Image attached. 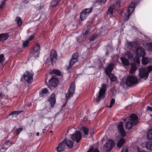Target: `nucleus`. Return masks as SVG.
Segmentation results:
<instances>
[{
	"mask_svg": "<svg viewBox=\"0 0 152 152\" xmlns=\"http://www.w3.org/2000/svg\"><path fill=\"white\" fill-rule=\"evenodd\" d=\"M139 80L137 77H127L126 79L123 78L121 83V85L122 86H126L129 87H133L134 86L137 84Z\"/></svg>",
	"mask_w": 152,
	"mask_h": 152,
	"instance_id": "obj_1",
	"label": "nucleus"
},
{
	"mask_svg": "<svg viewBox=\"0 0 152 152\" xmlns=\"http://www.w3.org/2000/svg\"><path fill=\"white\" fill-rule=\"evenodd\" d=\"M75 83L74 82L71 83L70 87L66 93L65 94L66 100L68 101L72 97L75 93Z\"/></svg>",
	"mask_w": 152,
	"mask_h": 152,
	"instance_id": "obj_2",
	"label": "nucleus"
},
{
	"mask_svg": "<svg viewBox=\"0 0 152 152\" xmlns=\"http://www.w3.org/2000/svg\"><path fill=\"white\" fill-rule=\"evenodd\" d=\"M107 89V85L105 84H102L101 88L99 91V95L96 98V101L99 102L102 99L104 98V95Z\"/></svg>",
	"mask_w": 152,
	"mask_h": 152,
	"instance_id": "obj_3",
	"label": "nucleus"
},
{
	"mask_svg": "<svg viewBox=\"0 0 152 152\" xmlns=\"http://www.w3.org/2000/svg\"><path fill=\"white\" fill-rule=\"evenodd\" d=\"M57 59V53L56 51L54 50H52L50 51V57L48 58L46 62L48 63L50 62L51 64L53 65Z\"/></svg>",
	"mask_w": 152,
	"mask_h": 152,
	"instance_id": "obj_4",
	"label": "nucleus"
},
{
	"mask_svg": "<svg viewBox=\"0 0 152 152\" xmlns=\"http://www.w3.org/2000/svg\"><path fill=\"white\" fill-rule=\"evenodd\" d=\"M58 82L59 80L57 78L52 77L49 81L48 87L51 89H53L57 86Z\"/></svg>",
	"mask_w": 152,
	"mask_h": 152,
	"instance_id": "obj_5",
	"label": "nucleus"
},
{
	"mask_svg": "<svg viewBox=\"0 0 152 152\" xmlns=\"http://www.w3.org/2000/svg\"><path fill=\"white\" fill-rule=\"evenodd\" d=\"M152 71V66H149L147 68H141L139 69V76H147Z\"/></svg>",
	"mask_w": 152,
	"mask_h": 152,
	"instance_id": "obj_6",
	"label": "nucleus"
},
{
	"mask_svg": "<svg viewBox=\"0 0 152 152\" xmlns=\"http://www.w3.org/2000/svg\"><path fill=\"white\" fill-rule=\"evenodd\" d=\"M71 138L74 141H76L77 143L80 142L82 139V134L79 131H76L75 133L71 135Z\"/></svg>",
	"mask_w": 152,
	"mask_h": 152,
	"instance_id": "obj_7",
	"label": "nucleus"
},
{
	"mask_svg": "<svg viewBox=\"0 0 152 152\" xmlns=\"http://www.w3.org/2000/svg\"><path fill=\"white\" fill-rule=\"evenodd\" d=\"M40 50V46L39 44H37L31 49V54L35 57L39 56Z\"/></svg>",
	"mask_w": 152,
	"mask_h": 152,
	"instance_id": "obj_8",
	"label": "nucleus"
},
{
	"mask_svg": "<svg viewBox=\"0 0 152 152\" xmlns=\"http://www.w3.org/2000/svg\"><path fill=\"white\" fill-rule=\"evenodd\" d=\"M120 2L117 1L114 3L113 5L110 6L108 8L107 12L108 14L112 15L113 14L114 9L120 7Z\"/></svg>",
	"mask_w": 152,
	"mask_h": 152,
	"instance_id": "obj_9",
	"label": "nucleus"
},
{
	"mask_svg": "<svg viewBox=\"0 0 152 152\" xmlns=\"http://www.w3.org/2000/svg\"><path fill=\"white\" fill-rule=\"evenodd\" d=\"M113 145V142L110 140L107 141L104 145V149L106 152H109L112 149Z\"/></svg>",
	"mask_w": 152,
	"mask_h": 152,
	"instance_id": "obj_10",
	"label": "nucleus"
},
{
	"mask_svg": "<svg viewBox=\"0 0 152 152\" xmlns=\"http://www.w3.org/2000/svg\"><path fill=\"white\" fill-rule=\"evenodd\" d=\"M92 10V8H91L89 9H85L83 10L81 13L80 15V18L81 20H83L86 17L87 14L91 12Z\"/></svg>",
	"mask_w": 152,
	"mask_h": 152,
	"instance_id": "obj_11",
	"label": "nucleus"
},
{
	"mask_svg": "<svg viewBox=\"0 0 152 152\" xmlns=\"http://www.w3.org/2000/svg\"><path fill=\"white\" fill-rule=\"evenodd\" d=\"M118 129L120 132L122 137H124L126 135V133L123 127V123L120 121L118 126Z\"/></svg>",
	"mask_w": 152,
	"mask_h": 152,
	"instance_id": "obj_12",
	"label": "nucleus"
},
{
	"mask_svg": "<svg viewBox=\"0 0 152 152\" xmlns=\"http://www.w3.org/2000/svg\"><path fill=\"white\" fill-rule=\"evenodd\" d=\"M78 54L77 53H75L73 55L72 59L70 62L69 68H71L74 64L77 61Z\"/></svg>",
	"mask_w": 152,
	"mask_h": 152,
	"instance_id": "obj_13",
	"label": "nucleus"
},
{
	"mask_svg": "<svg viewBox=\"0 0 152 152\" xmlns=\"http://www.w3.org/2000/svg\"><path fill=\"white\" fill-rule=\"evenodd\" d=\"M130 121L133 123L134 125H137L138 123V117L135 114L133 113L131 114L130 116Z\"/></svg>",
	"mask_w": 152,
	"mask_h": 152,
	"instance_id": "obj_14",
	"label": "nucleus"
},
{
	"mask_svg": "<svg viewBox=\"0 0 152 152\" xmlns=\"http://www.w3.org/2000/svg\"><path fill=\"white\" fill-rule=\"evenodd\" d=\"M114 65L113 63H111L105 69V71L107 75H110L111 72L113 69Z\"/></svg>",
	"mask_w": 152,
	"mask_h": 152,
	"instance_id": "obj_15",
	"label": "nucleus"
},
{
	"mask_svg": "<svg viewBox=\"0 0 152 152\" xmlns=\"http://www.w3.org/2000/svg\"><path fill=\"white\" fill-rule=\"evenodd\" d=\"M55 96V93H53L48 99V101L52 108L53 107L54 105L56 103Z\"/></svg>",
	"mask_w": 152,
	"mask_h": 152,
	"instance_id": "obj_16",
	"label": "nucleus"
},
{
	"mask_svg": "<svg viewBox=\"0 0 152 152\" xmlns=\"http://www.w3.org/2000/svg\"><path fill=\"white\" fill-rule=\"evenodd\" d=\"M136 53L137 57H140L141 56H144L145 55L144 50L141 47L137 48V49Z\"/></svg>",
	"mask_w": 152,
	"mask_h": 152,
	"instance_id": "obj_17",
	"label": "nucleus"
},
{
	"mask_svg": "<svg viewBox=\"0 0 152 152\" xmlns=\"http://www.w3.org/2000/svg\"><path fill=\"white\" fill-rule=\"evenodd\" d=\"M50 75H57L58 76H61L62 75L61 72L57 69H54L49 73Z\"/></svg>",
	"mask_w": 152,
	"mask_h": 152,
	"instance_id": "obj_18",
	"label": "nucleus"
},
{
	"mask_svg": "<svg viewBox=\"0 0 152 152\" xmlns=\"http://www.w3.org/2000/svg\"><path fill=\"white\" fill-rule=\"evenodd\" d=\"M20 81L28 83H31L33 81V77H22Z\"/></svg>",
	"mask_w": 152,
	"mask_h": 152,
	"instance_id": "obj_19",
	"label": "nucleus"
},
{
	"mask_svg": "<svg viewBox=\"0 0 152 152\" xmlns=\"http://www.w3.org/2000/svg\"><path fill=\"white\" fill-rule=\"evenodd\" d=\"M135 7V3L134 2H132L129 5L127 12L129 15H131L134 11Z\"/></svg>",
	"mask_w": 152,
	"mask_h": 152,
	"instance_id": "obj_20",
	"label": "nucleus"
},
{
	"mask_svg": "<svg viewBox=\"0 0 152 152\" xmlns=\"http://www.w3.org/2000/svg\"><path fill=\"white\" fill-rule=\"evenodd\" d=\"M65 146L66 145L69 148H71L73 146V143L70 140L65 139L63 141Z\"/></svg>",
	"mask_w": 152,
	"mask_h": 152,
	"instance_id": "obj_21",
	"label": "nucleus"
},
{
	"mask_svg": "<svg viewBox=\"0 0 152 152\" xmlns=\"http://www.w3.org/2000/svg\"><path fill=\"white\" fill-rule=\"evenodd\" d=\"M65 145L63 142L60 143L56 147V150L58 152H61L64 150L65 148Z\"/></svg>",
	"mask_w": 152,
	"mask_h": 152,
	"instance_id": "obj_22",
	"label": "nucleus"
},
{
	"mask_svg": "<svg viewBox=\"0 0 152 152\" xmlns=\"http://www.w3.org/2000/svg\"><path fill=\"white\" fill-rule=\"evenodd\" d=\"M133 125H134L133 123L132 122L130 121H127L125 124V128L126 129H131Z\"/></svg>",
	"mask_w": 152,
	"mask_h": 152,
	"instance_id": "obj_23",
	"label": "nucleus"
},
{
	"mask_svg": "<svg viewBox=\"0 0 152 152\" xmlns=\"http://www.w3.org/2000/svg\"><path fill=\"white\" fill-rule=\"evenodd\" d=\"M133 54L130 51H126L124 55V57L125 58H127L129 59L133 58Z\"/></svg>",
	"mask_w": 152,
	"mask_h": 152,
	"instance_id": "obj_24",
	"label": "nucleus"
},
{
	"mask_svg": "<svg viewBox=\"0 0 152 152\" xmlns=\"http://www.w3.org/2000/svg\"><path fill=\"white\" fill-rule=\"evenodd\" d=\"M127 58L124 57H121L120 59L123 64L125 66H128L129 65V63L128 59H126Z\"/></svg>",
	"mask_w": 152,
	"mask_h": 152,
	"instance_id": "obj_25",
	"label": "nucleus"
},
{
	"mask_svg": "<svg viewBox=\"0 0 152 152\" xmlns=\"http://www.w3.org/2000/svg\"><path fill=\"white\" fill-rule=\"evenodd\" d=\"M8 37V35L7 33L0 34V41H2L7 39Z\"/></svg>",
	"mask_w": 152,
	"mask_h": 152,
	"instance_id": "obj_26",
	"label": "nucleus"
},
{
	"mask_svg": "<svg viewBox=\"0 0 152 152\" xmlns=\"http://www.w3.org/2000/svg\"><path fill=\"white\" fill-rule=\"evenodd\" d=\"M137 69L136 65L134 63L132 64L131 67L130 71V73L131 74H133L136 70Z\"/></svg>",
	"mask_w": 152,
	"mask_h": 152,
	"instance_id": "obj_27",
	"label": "nucleus"
},
{
	"mask_svg": "<svg viewBox=\"0 0 152 152\" xmlns=\"http://www.w3.org/2000/svg\"><path fill=\"white\" fill-rule=\"evenodd\" d=\"M145 146L147 149L152 151V141L147 142L145 144Z\"/></svg>",
	"mask_w": 152,
	"mask_h": 152,
	"instance_id": "obj_28",
	"label": "nucleus"
},
{
	"mask_svg": "<svg viewBox=\"0 0 152 152\" xmlns=\"http://www.w3.org/2000/svg\"><path fill=\"white\" fill-rule=\"evenodd\" d=\"M59 0H53L51 2L50 8L55 7L58 4L59 2Z\"/></svg>",
	"mask_w": 152,
	"mask_h": 152,
	"instance_id": "obj_29",
	"label": "nucleus"
},
{
	"mask_svg": "<svg viewBox=\"0 0 152 152\" xmlns=\"http://www.w3.org/2000/svg\"><path fill=\"white\" fill-rule=\"evenodd\" d=\"M125 140L121 138L120 139L118 143L117 144V146L118 148H120L123 145L125 142Z\"/></svg>",
	"mask_w": 152,
	"mask_h": 152,
	"instance_id": "obj_30",
	"label": "nucleus"
},
{
	"mask_svg": "<svg viewBox=\"0 0 152 152\" xmlns=\"http://www.w3.org/2000/svg\"><path fill=\"white\" fill-rule=\"evenodd\" d=\"M149 61L147 58L142 56V64L145 65L148 63Z\"/></svg>",
	"mask_w": 152,
	"mask_h": 152,
	"instance_id": "obj_31",
	"label": "nucleus"
},
{
	"mask_svg": "<svg viewBox=\"0 0 152 152\" xmlns=\"http://www.w3.org/2000/svg\"><path fill=\"white\" fill-rule=\"evenodd\" d=\"M22 111H12L9 114V116L12 115L13 116L14 115H18L20 114L22 112Z\"/></svg>",
	"mask_w": 152,
	"mask_h": 152,
	"instance_id": "obj_32",
	"label": "nucleus"
},
{
	"mask_svg": "<svg viewBox=\"0 0 152 152\" xmlns=\"http://www.w3.org/2000/svg\"><path fill=\"white\" fill-rule=\"evenodd\" d=\"M34 75V73L31 70H27L24 73L23 76H33Z\"/></svg>",
	"mask_w": 152,
	"mask_h": 152,
	"instance_id": "obj_33",
	"label": "nucleus"
},
{
	"mask_svg": "<svg viewBox=\"0 0 152 152\" xmlns=\"http://www.w3.org/2000/svg\"><path fill=\"white\" fill-rule=\"evenodd\" d=\"M48 90L47 88H45L43 89L39 94V95L41 97H42L44 94L48 93Z\"/></svg>",
	"mask_w": 152,
	"mask_h": 152,
	"instance_id": "obj_34",
	"label": "nucleus"
},
{
	"mask_svg": "<svg viewBox=\"0 0 152 152\" xmlns=\"http://www.w3.org/2000/svg\"><path fill=\"white\" fill-rule=\"evenodd\" d=\"M147 137L149 140H152V129L149 130L147 134Z\"/></svg>",
	"mask_w": 152,
	"mask_h": 152,
	"instance_id": "obj_35",
	"label": "nucleus"
},
{
	"mask_svg": "<svg viewBox=\"0 0 152 152\" xmlns=\"http://www.w3.org/2000/svg\"><path fill=\"white\" fill-rule=\"evenodd\" d=\"M82 129L85 135H88L89 131V129L86 126H84L82 127Z\"/></svg>",
	"mask_w": 152,
	"mask_h": 152,
	"instance_id": "obj_36",
	"label": "nucleus"
},
{
	"mask_svg": "<svg viewBox=\"0 0 152 152\" xmlns=\"http://www.w3.org/2000/svg\"><path fill=\"white\" fill-rule=\"evenodd\" d=\"M15 20L17 22L18 26H20L21 25L22 22L21 20V18L20 17H17L16 18Z\"/></svg>",
	"mask_w": 152,
	"mask_h": 152,
	"instance_id": "obj_37",
	"label": "nucleus"
},
{
	"mask_svg": "<svg viewBox=\"0 0 152 152\" xmlns=\"http://www.w3.org/2000/svg\"><path fill=\"white\" fill-rule=\"evenodd\" d=\"M10 142V140H7L6 142H5L4 144L2 146V148L4 149L5 150H7V149L8 148V147H4L5 145H8V144Z\"/></svg>",
	"mask_w": 152,
	"mask_h": 152,
	"instance_id": "obj_38",
	"label": "nucleus"
},
{
	"mask_svg": "<svg viewBox=\"0 0 152 152\" xmlns=\"http://www.w3.org/2000/svg\"><path fill=\"white\" fill-rule=\"evenodd\" d=\"M115 102V99L113 98L112 99H111L110 102V104L109 106V107L110 108H111L113 106V104H114Z\"/></svg>",
	"mask_w": 152,
	"mask_h": 152,
	"instance_id": "obj_39",
	"label": "nucleus"
},
{
	"mask_svg": "<svg viewBox=\"0 0 152 152\" xmlns=\"http://www.w3.org/2000/svg\"><path fill=\"white\" fill-rule=\"evenodd\" d=\"M5 59L4 55L3 54L0 55V63H3Z\"/></svg>",
	"mask_w": 152,
	"mask_h": 152,
	"instance_id": "obj_40",
	"label": "nucleus"
},
{
	"mask_svg": "<svg viewBox=\"0 0 152 152\" xmlns=\"http://www.w3.org/2000/svg\"><path fill=\"white\" fill-rule=\"evenodd\" d=\"M29 44V41L26 40L23 42V48H25L27 47Z\"/></svg>",
	"mask_w": 152,
	"mask_h": 152,
	"instance_id": "obj_41",
	"label": "nucleus"
},
{
	"mask_svg": "<svg viewBox=\"0 0 152 152\" xmlns=\"http://www.w3.org/2000/svg\"><path fill=\"white\" fill-rule=\"evenodd\" d=\"M23 128L20 127L17 129L16 131V134L17 135H18L23 130Z\"/></svg>",
	"mask_w": 152,
	"mask_h": 152,
	"instance_id": "obj_42",
	"label": "nucleus"
},
{
	"mask_svg": "<svg viewBox=\"0 0 152 152\" xmlns=\"http://www.w3.org/2000/svg\"><path fill=\"white\" fill-rule=\"evenodd\" d=\"M111 82H114L117 80L116 77H109Z\"/></svg>",
	"mask_w": 152,
	"mask_h": 152,
	"instance_id": "obj_43",
	"label": "nucleus"
},
{
	"mask_svg": "<svg viewBox=\"0 0 152 152\" xmlns=\"http://www.w3.org/2000/svg\"><path fill=\"white\" fill-rule=\"evenodd\" d=\"M97 37V35L96 34H94V35H93L92 37L90 39V41H92L94 39L96 38Z\"/></svg>",
	"mask_w": 152,
	"mask_h": 152,
	"instance_id": "obj_44",
	"label": "nucleus"
},
{
	"mask_svg": "<svg viewBox=\"0 0 152 152\" xmlns=\"http://www.w3.org/2000/svg\"><path fill=\"white\" fill-rule=\"evenodd\" d=\"M130 15L128 14V15H125V16L124 17V20H127L129 19V16Z\"/></svg>",
	"mask_w": 152,
	"mask_h": 152,
	"instance_id": "obj_45",
	"label": "nucleus"
},
{
	"mask_svg": "<svg viewBox=\"0 0 152 152\" xmlns=\"http://www.w3.org/2000/svg\"><path fill=\"white\" fill-rule=\"evenodd\" d=\"M97 1L99 3H104L106 1V0H97Z\"/></svg>",
	"mask_w": 152,
	"mask_h": 152,
	"instance_id": "obj_46",
	"label": "nucleus"
},
{
	"mask_svg": "<svg viewBox=\"0 0 152 152\" xmlns=\"http://www.w3.org/2000/svg\"><path fill=\"white\" fill-rule=\"evenodd\" d=\"M93 149V147H91L89 148V149L87 151V152H92Z\"/></svg>",
	"mask_w": 152,
	"mask_h": 152,
	"instance_id": "obj_47",
	"label": "nucleus"
},
{
	"mask_svg": "<svg viewBox=\"0 0 152 152\" xmlns=\"http://www.w3.org/2000/svg\"><path fill=\"white\" fill-rule=\"evenodd\" d=\"M147 110L152 112V107L148 106L147 107Z\"/></svg>",
	"mask_w": 152,
	"mask_h": 152,
	"instance_id": "obj_48",
	"label": "nucleus"
},
{
	"mask_svg": "<svg viewBox=\"0 0 152 152\" xmlns=\"http://www.w3.org/2000/svg\"><path fill=\"white\" fill-rule=\"evenodd\" d=\"M34 38V36L33 35H31V36L28 39L29 41L31 40Z\"/></svg>",
	"mask_w": 152,
	"mask_h": 152,
	"instance_id": "obj_49",
	"label": "nucleus"
},
{
	"mask_svg": "<svg viewBox=\"0 0 152 152\" xmlns=\"http://www.w3.org/2000/svg\"><path fill=\"white\" fill-rule=\"evenodd\" d=\"M127 44L128 46H130L131 47H132V43L131 42H127Z\"/></svg>",
	"mask_w": 152,
	"mask_h": 152,
	"instance_id": "obj_50",
	"label": "nucleus"
},
{
	"mask_svg": "<svg viewBox=\"0 0 152 152\" xmlns=\"http://www.w3.org/2000/svg\"><path fill=\"white\" fill-rule=\"evenodd\" d=\"M92 152H100L98 149L97 148H95L93 149Z\"/></svg>",
	"mask_w": 152,
	"mask_h": 152,
	"instance_id": "obj_51",
	"label": "nucleus"
},
{
	"mask_svg": "<svg viewBox=\"0 0 152 152\" xmlns=\"http://www.w3.org/2000/svg\"><path fill=\"white\" fill-rule=\"evenodd\" d=\"M4 96V95L2 93L0 92V99H2Z\"/></svg>",
	"mask_w": 152,
	"mask_h": 152,
	"instance_id": "obj_52",
	"label": "nucleus"
},
{
	"mask_svg": "<svg viewBox=\"0 0 152 152\" xmlns=\"http://www.w3.org/2000/svg\"><path fill=\"white\" fill-rule=\"evenodd\" d=\"M45 129H43L42 133L41 134V135H44L45 133Z\"/></svg>",
	"mask_w": 152,
	"mask_h": 152,
	"instance_id": "obj_53",
	"label": "nucleus"
},
{
	"mask_svg": "<svg viewBox=\"0 0 152 152\" xmlns=\"http://www.w3.org/2000/svg\"><path fill=\"white\" fill-rule=\"evenodd\" d=\"M139 57H137V58L136 59V61H135V62H136L138 64H139L140 63V61H139V58H138Z\"/></svg>",
	"mask_w": 152,
	"mask_h": 152,
	"instance_id": "obj_54",
	"label": "nucleus"
},
{
	"mask_svg": "<svg viewBox=\"0 0 152 152\" xmlns=\"http://www.w3.org/2000/svg\"><path fill=\"white\" fill-rule=\"evenodd\" d=\"M89 32L88 30H86L85 32L83 33V34L84 35H87V34Z\"/></svg>",
	"mask_w": 152,
	"mask_h": 152,
	"instance_id": "obj_55",
	"label": "nucleus"
},
{
	"mask_svg": "<svg viewBox=\"0 0 152 152\" xmlns=\"http://www.w3.org/2000/svg\"><path fill=\"white\" fill-rule=\"evenodd\" d=\"M148 77H140V79H141L142 78H145V79H146Z\"/></svg>",
	"mask_w": 152,
	"mask_h": 152,
	"instance_id": "obj_56",
	"label": "nucleus"
},
{
	"mask_svg": "<svg viewBox=\"0 0 152 152\" xmlns=\"http://www.w3.org/2000/svg\"><path fill=\"white\" fill-rule=\"evenodd\" d=\"M10 144L9 145V146L11 145L14 144V143L13 142H10Z\"/></svg>",
	"mask_w": 152,
	"mask_h": 152,
	"instance_id": "obj_57",
	"label": "nucleus"
},
{
	"mask_svg": "<svg viewBox=\"0 0 152 152\" xmlns=\"http://www.w3.org/2000/svg\"><path fill=\"white\" fill-rule=\"evenodd\" d=\"M123 120L124 122H126V118H124L123 119Z\"/></svg>",
	"mask_w": 152,
	"mask_h": 152,
	"instance_id": "obj_58",
	"label": "nucleus"
},
{
	"mask_svg": "<svg viewBox=\"0 0 152 152\" xmlns=\"http://www.w3.org/2000/svg\"><path fill=\"white\" fill-rule=\"evenodd\" d=\"M39 132H37L36 134V135L37 136H39Z\"/></svg>",
	"mask_w": 152,
	"mask_h": 152,
	"instance_id": "obj_59",
	"label": "nucleus"
},
{
	"mask_svg": "<svg viewBox=\"0 0 152 152\" xmlns=\"http://www.w3.org/2000/svg\"><path fill=\"white\" fill-rule=\"evenodd\" d=\"M149 48H150V47H151V49H150V50H152V45H151V46H149Z\"/></svg>",
	"mask_w": 152,
	"mask_h": 152,
	"instance_id": "obj_60",
	"label": "nucleus"
},
{
	"mask_svg": "<svg viewBox=\"0 0 152 152\" xmlns=\"http://www.w3.org/2000/svg\"><path fill=\"white\" fill-rule=\"evenodd\" d=\"M90 134H91V135L92 134H93L94 133H93V132H90Z\"/></svg>",
	"mask_w": 152,
	"mask_h": 152,
	"instance_id": "obj_61",
	"label": "nucleus"
},
{
	"mask_svg": "<svg viewBox=\"0 0 152 152\" xmlns=\"http://www.w3.org/2000/svg\"><path fill=\"white\" fill-rule=\"evenodd\" d=\"M142 152H148L144 151H142Z\"/></svg>",
	"mask_w": 152,
	"mask_h": 152,
	"instance_id": "obj_62",
	"label": "nucleus"
},
{
	"mask_svg": "<svg viewBox=\"0 0 152 152\" xmlns=\"http://www.w3.org/2000/svg\"><path fill=\"white\" fill-rule=\"evenodd\" d=\"M50 133H52V132H53V131H50Z\"/></svg>",
	"mask_w": 152,
	"mask_h": 152,
	"instance_id": "obj_63",
	"label": "nucleus"
},
{
	"mask_svg": "<svg viewBox=\"0 0 152 152\" xmlns=\"http://www.w3.org/2000/svg\"><path fill=\"white\" fill-rule=\"evenodd\" d=\"M125 152H128V151H127V150H126L125 151Z\"/></svg>",
	"mask_w": 152,
	"mask_h": 152,
	"instance_id": "obj_64",
	"label": "nucleus"
}]
</instances>
